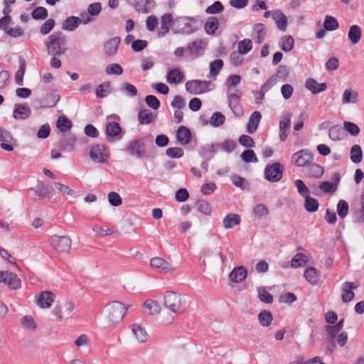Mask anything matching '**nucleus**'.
Listing matches in <instances>:
<instances>
[{
    "label": "nucleus",
    "instance_id": "f257e3e1",
    "mask_svg": "<svg viewBox=\"0 0 364 364\" xmlns=\"http://www.w3.org/2000/svg\"><path fill=\"white\" fill-rule=\"evenodd\" d=\"M129 305L118 301L107 303L101 311L100 322L107 328H115L123 321Z\"/></svg>",
    "mask_w": 364,
    "mask_h": 364
},
{
    "label": "nucleus",
    "instance_id": "f03ea898",
    "mask_svg": "<svg viewBox=\"0 0 364 364\" xmlns=\"http://www.w3.org/2000/svg\"><path fill=\"white\" fill-rule=\"evenodd\" d=\"M65 37L61 32H57L48 37L46 43L47 52L49 55L60 56L65 53Z\"/></svg>",
    "mask_w": 364,
    "mask_h": 364
},
{
    "label": "nucleus",
    "instance_id": "7ed1b4c3",
    "mask_svg": "<svg viewBox=\"0 0 364 364\" xmlns=\"http://www.w3.org/2000/svg\"><path fill=\"white\" fill-rule=\"evenodd\" d=\"M75 309V303L72 300H57L51 314L56 321H61L64 318L70 317Z\"/></svg>",
    "mask_w": 364,
    "mask_h": 364
},
{
    "label": "nucleus",
    "instance_id": "20e7f679",
    "mask_svg": "<svg viewBox=\"0 0 364 364\" xmlns=\"http://www.w3.org/2000/svg\"><path fill=\"white\" fill-rule=\"evenodd\" d=\"M164 305L170 311L174 314H181L183 311L182 296L175 291H166L164 295Z\"/></svg>",
    "mask_w": 364,
    "mask_h": 364
},
{
    "label": "nucleus",
    "instance_id": "39448f33",
    "mask_svg": "<svg viewBox=\"0 0 364 364\" xmlns=\"http://www.w3.org/2000/svg\"><path fill=\"white\" fill-rule=\"evenodd\" d=\"M50 245L59 254L68 253L71 248V239L68 236L54 235L49 238Z\"/></svg>",
    "mask_w": 364,
    "mask_h": 364
},
{
    "label": "nucleus",
    "instance_id": "423d86ee",
    "mask_svg": "<svg viewBox=\"0 0 364 364\" xmlns=\"http://www.w3.org/2000/svg\"><path fill=\"white\" fill-rule=\"evenodd\" d=\"M150 266L162 274H168L176 271V266L163 257H155L150 259Z\"/></svg>",
    "mask_w": 364,
    "mask_h": 364
},
{
    "label": "nucleus",
    "instance_id": "0eeeda50",
    "mask_svg": "<svg viewBox=\"0 0 364 364\" xmlns=\"http://www.w3.org/2000/svg\"><path fill=\"white\" fill-rule=\"evenodd\" d=\"M284 166L281 163H274L265 168L264 177L269 182L276 183L282 178Z\"/></svg>",
    "mask_w": 364,
    "mask_h": 364
},
{
    "label": "nucleus",
    "instance_id": "6e6552de",
    "mask_svg": "<svg viewBox=\"0 0 364 364\" xmlns=\"http://www.w3.org/2000/svg\"><path fill=\"white\" fill-rule=\"evenodd\" d=\"M56 299V294L50 290L41 291L36 296V305L43 309H50Z\"/></svg>",
    "mask_w": 364,
    "mask_h": 364
},
{
    "label": "nucleus",
    "instance_id": "1a4fd4ad",
    "mask_svg": "<svg viewBox=\"0 0 364 364\" xmlns=\"http://www.w3.org/2000/svg\"><path fill=\"white\" fill-rule=\"evenodd\" d=\"M292 162L298 167H307L314 159L313 154L308 149L300 150L292 156Z\"/></svg>",
    "mask_w": 364,
    "mask_h": 364
},
{
    "label": "nucleus",
    "instance_id": "9d476101",
    "mask_svg": "<svg viewBox=\"0 0 364 364\" xmlns=\"http://www.w3.org/2000/svg\"><path fill=\"white\" fill-rule=\"evenodd\" d=\"M92 161L97 164H105L107 162L108 154L104 145L95 144L92 146L89 153Z\"/></svg>",
    "mask_w": 364,
    "mask_h": 364
},
{
    "label": "nucleus",
    "instance_id": "9b49d317",
    "mask_svg": "<svg viewBox=\"0 0 364 364\" xmlns=\"http://www.w3.org/2000/svg\"><path fill=\"white\" fill-rule=\"evenodd\" d=\"M0 282L12 289H19L21 286V280L16 274L9 271H0Z\"/></svg>",
    "mask_w": 364,
    "mask_h": 364
},
{
    "label": "nucleus",
    "instance_id": "f8f14e48",
    "mask_svg": "<svg viewBox=\"0 0 364 364\" xmlns=\"http://www.w3.org/2000/svg\"><path fill=\"white\" fill-rule=\"evenodd\" d=\"M360 286L358 282H346L343 284L341 290L342 296L341 299L343 303H347L352 301L355 297V294L353 290L356 289Z\"/></svg>",
    "mask_w": 364,
    "mask_h": 364
},
{
    "label": "nucleus",
    "instance_id": "ddd939ff",
    "mask_svg": "<svg viewBox=\"0 0 364 364\" xmlns=\"http://www.w3.org/2000/svg\"><path fill=\"white\" fill-rule=\"evenodd\" d=\"M160 311L161 306L159 302L152 299L145 301L141 306V313L146 316L156 315Z\"/></svg>",
    "mask_w": 364,
    "mask_h": 364
},
{
    "label": "nucleus",
    "instance_id": "4468645a",
    "mask_svg": "<svg viewBox=\"0 0 364 364\" xmlns=\"http://www.w3.org/2000/svg\"><path fill=\"white\" fill-rule=\"evenodd\" d=\"M208 83L205 81L191 80L186 83V89L193 95H200L208 90Z\"/></svg>",
    "mask_w": 364,
    "mask_h": 364
},
{
    "label": "nucleus",
    "instance_id": "2eb2a0df",
    "mask_svg": "<svg viewBox=\"0 0 364 364\" xmlns=\"http://www.w3.org/2000/svg\"><path fill=\"white\" fill-rule=\"evenodd\" d=\"M203 257L205 262L209 264H223L226 260V256L217 250L205 252Z\"/></svg>",
    "mask_w": 364,
    "mask_h": 364
},
{
    "label": "nucleus",
    "instance_id": "dca6fc26",
    "mask_svg": "<svg viewBox=\"0 0 364 364\" xmlns=\"http://www.w3.org/2000/svg\"><path fill=\"white\" fill-rule=\"evenodd\" d=\"M0 141L1 142L0 146L2 149L11 151L14 150L12 145L14 141L12 135L7 130L0 128Z\"/></svg>",
    "mask_w": 364,
    "mask_h": 364
},
{
    "label": "nucleus",
    "instance_id": "f3484780",
    "mask_svg": "<svg viewBox=\"0 0 364 364\" xmlns=\"http://www.w3.org/2000/svg\"><path fill=\"white\" fill-rule=\"evenodd\" d=\"M31 191H34L36 194L41 198H50L53 196L52 192L48 186L41 181H36V186L29 188Z\"/></svg>",
    "mask_w": 364,
    "mask_h": 364
},
{
    "label": "nucleus",
    "instance_id": "a211bd4d",
    "mask_svg": "<svg viewBox=\"0 0 364 364\" xmlns=\"http://www.w3.org/2000/svg\"><path fill=\"white\" fill-rule=\"evenodd\" d=\"M262 114L259 112L255 111L250 115L246 125V131L249 134H254L260 123Z\"/></svg>",
    "mask_w": 364,
    "mask_h": 364
},
{
    "label": "nucleus",
    "instance_id": "6ab92c4d",
    "mask_svg": "<svg viewBox=\"0 0 364 364\" xmlns=\"http://www.w3.org/2000/svg\"><path fill=\"white\" fill-rule=\"evenodd\" d=\"M247 275V270L242 266L235 267L229 274V279L232 282L240 283L243 282Z\"/></svg>",
    "mask_w": 364,
    "mask_h": 364
},
{
    "label": "nucleus",
    "instance_id": "aec40b11",
    "mask_svg": "<svg viewBox=\"0 0 364 364\" xmlns=\"http://www.w3.org/2000/svg\"><path fill=\"white\" fill-rule=\"evenodd\" d=\"M291 114H288L282 117L279 122V139L282 141H284L288 136V130L291 125Z\"/></svg>",
    "mask_w": 364,
    "mask_h": 364
},
{
    "label": "nucleus",
    "instance_id": "412c9836",
    "mask_svg": "<svg viewBox=\"0 0 364 364\" xmlns=\"http://www.w3.org/2000/svg\"><path fill=\"white\" fill-rule=\"evenodd\" d=\"M324 172L323 168L317 164L311 162L305 170V174L309 178H319Z\"/></svg>",
    "mask_w": 364,
    "mask_h": 364
},
{
    "label": "nucleus",
    "instance_id": "4be33fe9",
    "mask_svg": "<svg viewBox=\"0 0 364 364\" xmlns=\"http://www.w3.org/2000/svg\"><path fill=\"white\" fill-rule=\"evenodd\" d=\"M304 278L311 285H317L320 280L319 272L313 267H309L306 269L304 274Z\"/></svg>",
    "mask_w": 364,
    "mask_h": 364
},
{
    "label": "nucleus",
    "instance_id": "5701e85b",
    "mask_svg": "<svg viewBox=\"0 0 364 364\" xmlns=\"http://www.w3.org/2000/svg\"><path fill=\"white\" fill-rule=\"evenodd\" d=\"M311 256L309 253H296L291 262L293 268H299L304 267L309 262Z\"/></svg>",
    "mask_w": 364,
    "mask_h": 364
},
{
    "label": "nucleus",
    "instance_id": "b1692460",
    "mask_svg": "<svg viewBox=\"0 0 364 364\" xmlns=\"http://www.w3.org/2000/svg\"><path fill=\"white\" fill-rule=\"evenodd\" d=\"M272 18L276 23L278 29L285 31L287 26L286 16L279 10L272 11Z\"/></svg>",
    "mask_w": 364,
    "mask_h": 364
},
{
    "label": "nucleus",
    "instance_id": "393cba45",
    "mask_svg": "<svg viewBox=\"0 0 364 364\" xmlns=\"http://www.w3.org/2000/svg\"><path fill=\"white\" fill-rule=\"evenodd\" d=\"M176 138L181 145L188 144L191 138L190 130L186 127H180L176 132Z\"/></svg>",
    "mask_w": 364,
    "mask_h": 364
},
{
    "label": "nucleus",
    "instance_id": "a878e982",
    "mask_svg": "<svg viewBox=\"0 0 364 364\" xmlns=\"http://www.w3.org/2000/svg\"><path fill=\"white\" fill-rule=\"evenodd\" d=\"M306 87L310 90L313 94H316L324 91L327 86L326 84L318 83L316 80L313 78H309L306 80Z\"/></svg>",
    "mask_w": 364,
    "mask_h": 364
},
{
    "label": "nucleus",
    "instance_id": "bb28decb",
    "mask_svg": "<svg viewBox=\"0 0 364 364\" xmlns=\"http://www.w3.org/2000/svg\"><path fill=\"white\" fill-rule=\"evenodd\" d=\"M31 114V109L24 105H18L14 110V118L16 119H27Z\"/></svg>",
    "mask_w": 364,
    "mask_h": 364
},
{
    "label": "nucleus",
    "instance_id": "cd10ccee",
    "mask_svg": "<svg viewBox=\"0 0 364 364\" xmlns=\"http://www.w3.org/2000/svg\"><path fill=\"white\" fill-rule=\"evenodd\" d=\"M362 36L361 28L357 25H353L350 27L348 33V38L353 45L358 44Z\"/></svg>",
    "mask_w": 364,
    "mask_h": 364
},
{
    "label": "nucleus",
    "instance_id": "c85d7f7f",
    "mask_svg": "<svg viewBox=\"0 0 364 364\" xmlns=\"http://www.w3.org/2000/svg\"><path fill=\"white\" fill-rule=\"evenodd\" d=\"M358 99V92L352 89L348 88L344 90L342 100L343 104H356Z\"/></svg>",
    "mask_w": 364,
    "mask_h": 364
},
{
    "label": "nucleus",
    "instance_id": "c756f323",
    "mask_svg": "<svg viewBox=\"0 0 364 364\" xmlns=\"http://www.w3.org/2000/svg\"><path fill=\"white\" fill-rule=\"evenodd\" d=\"M136 338V326L132 324L129 326L128 329L124 333L122 340L124 344L131 345L134 343Z\"/></svg>",
    "mask_w": 364,
    "mask_h": 364
},
{
    "label": "nucleus",
    "instance_id": "7c9ffc66",
    "mask_svg": "<svg viewBox=\"0 0 364 364\" xmlns=\"http://www.w3.org/2000/svg\"><path fill=\"white\" fill-rule=\"evenodd\" d=\"M172 21V16L170 14H164L161 18L160 28L158 30L159 36H164L169 31V27Z\"/></svg>",
    "mask_w": 364,
    "mask_h": 364
},
{
    "label": "nucleus",
    "instance_id": "2f4dec72",
    "mask_svg": "<svg viewBox=\"0 0 364 364\" xmlns=\"http://www.w3.org/2000/svg\"><path fill=\"white\" fill-rule=\"evenodd\" d=\"M121 283L125 291H133L135 287L134 274H126L123 275L121 278Z\"/></svg>",
    "mask_w": 364,
    "mask_h": 364
},
{
    "label": "nucleus",
    "instance_id": "473e14b6",
    "mask_svg": "<svg viewBox=\"0 0 364 364\" xmlns=\"http://www.w3.org/2000/svg\"><path fill=\"white\" fill-rule=\"evenodd\" d=\"M240 222V215L235 213H230L227 215L223 220V226L226 229H230L233 228L235 225H238Z\"/></svg>",
    "mask_w": 364,
    "mask_h": 364
},
{
    "label": "nucleus",
    "instance_id": "72a5a7b5",
    "mask_svg": "<svg viewBox=\"0 0 364 364\" xmlns=\"http://www.w3.org/2000/svg\"><path fill=\"white\" fill-rule=\"evenodd\" d=\"M120 38L119 37H114L108 41L105 45V50L106 54L108 55H113L115 54L117 50Z\"/></svg>",
    "mask_w": 364,
    "mask_h": 364
},
{
    "label": "nucleus",
    "instance_id": "f704fd0d",
    "mask_svg": "<svg viewBox=\"0 0 364 364\" xmlns=\"http://www.w3.org/2000/svg\"><path fill=\"white\" fill-rule=\"evenodd\" d=\"M80 25L79 17L70 16L67 18L62 24V28L65 31H72L75 30Z\"/></svg>",
    "mask_w": 364,
    "mask_h": 364
},
{
    "label": "nucleus",
    "instance_id": "c9c22d12",
    "mask_svg": "<svg viewBox=\"0 0 364 364\" xmlns=\"http://www.w3.org/2000/svg\"><path fill=\"white\" fill-rule=\"evenodd\" d=\"M255 36L253 38L258 44L262 43L266 36L265 27L262 23H257L254 26Z\"/></svg>",
    "mask_w": 364,
    "mask_h": 364
},
{
    "label": "nucleus",
    "instance_id": "e433bc0d",
    "mask_svg": "<svg viewBox=\"0 0 364 364\" xmlns=\"http://www.w3.org/2000/svg\"><path fill=\"white\" fill-rule=\"evenodd\" d=\"M259 324L263 327H268L273 321V316L269 311L264 310L258 314Z\"/></svg>",
    "mask_w": 364,
    "mask_h": 364
},
{
    "label": "nucleus",
    "instance_id": "4c0bfd02",
    "mask_svg": "<svg viewBox=\"0 0 364 364\" xmlns=\"http://www.w3.org/2000/svg\"><path fill=\"white\" fill-rule=\"evenodd\" d=\"M72 125V122L65 116L59 117L56 122V127L61 132H66L69 131L71 129Z\"/></svg>",
    "mask_w": 364,
    "mask_h": 364
},
{
    "label": "nucleus",
    "instance_id": "58836bf2",
    "mask_svg": "<svg viewBox=\"0 0 364 364\" xmlns=\"http://www.w3.org/2000/svg\"><path fill=\"white\" fill-rule=\"evenodd\" d=\"M183 75L178 69L170 70L166 76V81L170 84H178L182 81Z\"/></svg>",
    "mask_w": 364,
    "mask_h": 364
},
{
    "label": "nucleus",
    "instance_id": "ea45409f",
    "mask_svg": "<svg viewBox=\"0 0 364 364\" xmlns=\"http://www.w3.org/2000/svg\"><path fill=\"white\" fill-rule=\"evenodd\" d=\"M304 198L305 201L304 205L306 210L309 213H314L317 211L319 205L318 200L311 197L310 195Z\"/></svg>",
    "mask_w": 364,
    "mask_h": 364
},
{
    "label": "nucleus",
    "instance_id": "a19ab883",
    "mask_svg": "<svg viewBox=\"0 0 364 364\" xmlns=\"http://www.w3.org/2000/svg\"><path fill=\"white\" fill-rule=\"evenodd\" d=\"M363 151L360 145L355 144L350 149V160L354 164H358L362 161Z\"/></svg>",
    "mask_w": 364,
    "mask_h": 364
},
{
    "label": "nucleus",
    "instance_id": "79ce46f5",
    "mask_svg": "<svg viewBox=\"0 0 364 364\" xmlns=\"http://www.w3.org/2000/svg\"><path fill=\"white\" fill-rule=\"evenodd\" d=\"M155 118L156 115L153 114L149 109L141 110L138 114V119H139L140 123L143 124L151 123Z\"/></svg>",
    "mask_w": 364,
    "mask_h": 364
},
{
    "label": "nucleus",
    "instance_id": "37998d69",
    "mask_svg": "<svg viewBox=\"0 0 364 364\" xmlns=\"http://www.w3.org/2000/svg\"><path fill=\"white\" fill-rule=\"evenodd\" d=\"M218 20L216 17H210L205 24V31L209 35H213L218 26Z\"/></svg>",
    "mask_w": 364,
    "mask_h": 364
},
{
    "label": "nucleus",
    "instance_id": "c03bdc74",
    "mask_svg": "<svg viewBox=\"0 0 364 364\" xmlns=\"http://www.w3.org/2000/svg\"><path fill=\"white\" fill-rule=\"evenodd\" d=\"M121 131V127L117 122H109L106 126V133L109 137L117 136L120 134Z\"/></svg>",
    "mask_w": 364,
    "mask_h": 364
},
{
    "label": "nucleus",
    "instance_id": "a18cd8bd",
    "mask_svg": "<svg viewBox=\"0 0 364 364\" xmlns=\"http://www.w3.org/2000/svg\"><path fill=\"white\" fill-rule=\"evenodd\" d=\"M237 50L240 53L245 55L248 53L252 48V43L250 39L245 38L237 43Z\"/></svg>",
    "mask_w": 364,
    "mask_h": 364
},
{
    "label": "nucleus",
    "instance_id": "49530a36",
    "mask_svg": "<svg viewBox=\"0 0 364 364\" xmlns=\"http://www.w3.org/2000/svg\"><path fill=\"white\" fill-rule=\"evenodd\" d=\"M21 323L22 326L28 331H34L36 330V323L32 316H24L22 317Z\"/></svg>",
    "mask_w": 364,
    "mask_h": 364
},
{
    "label": "nucleus",
    "instance_id": "de8ad7c7",
    "mask_svg": "<svg viewBox=\"0 0 364 364\" xmlns=\"http://www.w3.org/2000/svg\"><path fill=\"white\" fill-rule=\"evenodd\" d=\"M323 26L327 31H336L338 28V22L336 18L331 16H326L323 22Z\"/></svg>",
    "mask_w": 364,
    "mask_h": 364
},
{
    "label": "nucleus",
    "instance_id": "09e8293b",
    "mask_svg": "<svg viewBox=\"0 0 364 364\" xmlns=\"http://www.w3.org/2000/svg\"><path fill=\"white\" fill-rule=\"evenodd\" d=\"M134 221L132 219H127L122 223L120 228V233L124 235H130L134 233Z\"/></svg>",
    "mask_w": 364,
    "mask_h": 364
},
{
    "label": "nucleus",
    "instance_id": "8fccbe9b",
    "mask_svg": "<svg viewBox=\"0 0 364 364\" xmlns=\"http://www.w3.org/2000/svg\"><path fill=\"white\" fill-rule=\"evenodd\" d=\"M337 213L341 218H345L348 213V204L346 200H340L336 207Z\"/></svg>",
    "mask_w": 364,
    "mask_h": 364
},
{
    "label": "nucleus",
    "instance_id": "3c124183",
    "mask_svg": "<svg viewBox=\"0 0 364 364\" xmlns=\"http://www.w3.org/2000/svg\"><path fill=\"white\" fill-rule=\"evenodd\" d=\"M297 191L302 197L310 195V191L304 182L301 179H296L294 182Z\"/></svg>",
    "mask_w": 364,
    "mask_h": 364
},
{
    "label": "nucleus",
    "instance_id": "603ef678",
    "mask_svg": "<svg viewBox=\"0 0 364 364\" xmlns=\"http://www.w3.org/2000/svg\"><path fill=\"white\" fill-rule=\"evenodd\" d=\"M54 186L57 188V190L60 194L66 195L68 196H74V193H75L74 191L68 186H67L65 184L60 183H58V182H55Z\"/></svg>",
    "mask_w": 364,
    "mask_h": 364
},
{
    "label": "nucleus",
    "instance_id": "864d4df0",
    "mask_svg": "<svg viewBox=\"0 0 364 364\" xmlns=\"http://www.w3.org/2000/svg\"><path fill=\"white\" fill-rule=\"evenodd\" d=\"M294 45V38L291 36H285L282 39V49L284 52L291 51Z\"/></svg>",
    "mask_w": 364,
    "mask_h": 364
},
{
    "label": "nucleus",
    "instance_id": "5fc2aeb1",
    "mask_svg": "<svg viewBox=\"0 0 364 364\" xmlns=\"http://www.w3.org/2000/svg\"><path fill=\"white\" fill-rule=\"evenodd\" d=\"M223 66L222 60H215L210 64V76L215 77Z\"/></svg>",
    "mask_w": 364,
    "mask_h": 364
},
{
    "label": "nucleus",
    "instance_id": "6e6d98bb",
    "mask_svg": "<svg viewBox=\"0 0 364 364\" xmlns=\"http://www.w3.org/2000/svg\"><path fill=\"white\" fill-rule=\"evenodd\" d=\"M329 138L334 141L341 139L343 136L342 129L338 126L332 127L328 132Z\"/></svg>",
    "mask_w": 364,
    "mask_h": 364
},
{
    "label": "nucleus",
    "instance_id": "4d7b16f0",
    "mask_svg": "<svg viewBox=\"0 0 364 364\" xmlns=\"http://www.w3.org/2000/svg\"><path fill=\"white\" fill-rule=\"evenodd\" d=\"M31 16L33 19L36 20L45 19L48 16V11L44 7H37L32 11Z\"/></svg>",
    "mask_w": 364,
    "mask_h": 364
},
{
    "label": "nucleus",
    "instance_id": "13d9d810",
    "mask_svg": "<svg viewBox=\"0 0 364 364\" xmlns=\"http://www.w3.org/2000/svg\"><path fill=\"white\" fill-rule=\"evenodd\" d=\"M225 116L218 112L213 114L210 118V124L213 127H220L225 122Z\"/></svg>",
    "mask_w": 364,
    "mask_h": 364
},
{
    "label": "nucleus",
    "instance_id": "bf43d9fd",
    "mask_svg": "<svg viewBox=\"0 0 364 364\" xmlns=\"http://www.w3.org/2000/svg\"><path fill=\"white\" fill-rule=\"evenodd\" d=\"M196 208L198 212L206 215H209L212 212L210 204L205 200L198 201L196 204Z\"/></svg>",
    "mask_w": 364,
    "mask_h": 364
},
{
    "label": "nucleus",
    "instance_id": "052dcab7",
    "mask_svg": "<svg viewBox=\"0 0 364 364\" xmlns=\"http://www.w3.org/2000/svg\"><path fill=\"white\" fill-rule=\"evenodd\" d=\"M230 61L235 66L240 65L244 61L243 54L237 50L233 51L230 55Z\"/></svg>",
    "mask_w": 364,
    "mask_h": 364
},
{
    "label": "nucleus",
    "instance_id": "680f3d73",
    "mask_svg": "<svg viewBox=\"0 0 364 364\" xmlns=\"http://www.w3.org/2000/svg\"><path fill=\"white\" fill-rule=\"evenodd\" d=\"M75 346L77 348H87L90 346V341L87 335L82 334L75 341Z\"/></svg>",
    "mask_w": 364,
    "mask_h": 364
},
{
    "label": "nucleus",
    "instance_id": "e2e57ef3",
    "mask_svg": "<svg viewBox=\"0 0 364 364\" xmlns=\"http://www.w3.org/2000/svg\"><path fill=\"white\" fill-rule=\"evenodd\" d=\"M319 188L324 193H335L337 190L336 185L330 181L321 182Z\"/></svg>",
    "mask_w": 364,
    "mask_h": 364
},
{
    "label": "nucleus",
    "instance_id": "0e129e2a",
    "mask_svg": "<svg viewBox=\"0 0 364 364\" xmlns=\"http://www.w3.org/2000/svg\"><path fill=\"white\" fill-rule=\"evenodd\" d=\"M138 6H140V11L146 14L154 7V1L153 0H138Z\"/></svg>",
    "mask_w": 364,
    "mask_h": 364
},
{
    "label": "nucleus",
    "instance_id": "69168bd1",
    "mask_svg": "<svg viewBox=\"0 0 364 364\" xmlns=\"http://www.w3.org/2000/svg\"><path fill=\"white\" fill-rule=\"evenodd\" d=\"M241 159L246 163H256L257 158L252 150H246L241 154Z\"/></svg>",
    "mask_w": 364,
    "mask_h": 364
},
{
    "label": "nucleus",
    "instance_id": "338daca9",
    "mask_svg": "<svg viewBox=\"0 0 364 364\" xmlns=\"http://www.w3.org/2000/svg\"><path fill=\"white\" fill-rule=\"evenodd\" d=\"M223 9L224 7L220 1H215L205 9V12L208 14H215L222 12Z\"/></svg>",
    "mask_w": 364,
    "mask_h": 364
},
{
    "label": "nucleus",
    "instance_id": "774afa93",
    "mask_svg": "<svg viewBox=\"0 0 364 364\" xmlns=\"http://www.w3.org/2000/svg\"><path fill=\"white\" fill-rule=\"evenodd\" d=\"M108 201L112 206H119L122 203L121 196L116 192H110L107 196Z\"/></svg>",
    "mask_w": 364,
    "mask_h": 364
}]
</instances>
